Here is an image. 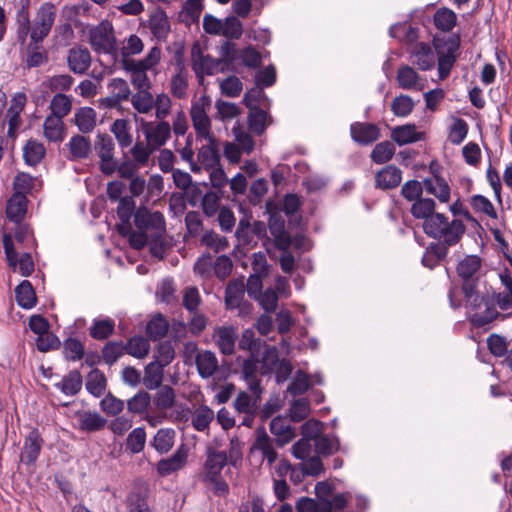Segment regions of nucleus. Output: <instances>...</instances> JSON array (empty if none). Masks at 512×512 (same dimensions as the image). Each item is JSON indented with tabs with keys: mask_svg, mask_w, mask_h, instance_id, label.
I'll return each mask as SVG.
<instances>
[{
	"mask_svg": "<svg viewBox=\"0 0 512 512\" xmlns=\"http://www.w3.org/2000/svg\"><path fill=\"white\" fill-rule=\"evenodd\" d=\"M216 143H209L203 145L197 154V165L198 167H204L205 169L214 168L218 166L219 155L215 149Z\"/></svg>",
	"mask_w": 512,
	"mask_h": 512,
	"instance_id": "nucleus-38",
	"label": "nucleus"
},
{
	"mask_svg": "<svg viewBox=\"0 0 512 512\" xmlns=\"http://www.w3.org/2000/svg\"><path fill=\"white\" fill-rule=\"evenodd\" d=\"M175 430L172 428H162L157 431L155 434L151 445L154 449L160 453L164 454L171 450L175 441Z\"/></svg>",
	"mask_w": 512,
	"mask_h": 512,
	"instance_id": "nucleus-35",
	"label": "nucleus"
},
{
	"mask_svg": "<svg viewBox=\"0 0 512 512\" xmlns=\"http://www.w3.org/2000/svg\"><path fill=\"white\" fill-rule=\"evenodd\" d=\"M214 411L206 405H201L192 414V425L197 431H204L214 419Z\"/></svg>",
	"mask_w": 512,
	"mask_h": 512,
	"instance_id": "nucleus-46",
	"label": "nucleus"
},
{
	"mask_svg": "<svg viewBox=\"0 0 512 512\" xmlns=\"http://www.w3.org/2000/svg\"><path fill=\"white\" fill-rule=\"evenodd\" d=\"M259 360L255 353H251L250 357L245 359L242 364V373L248 384L249 389L258 397L261 393L260 381L257 379Z\"/></svg>",
	"mask_w": 512,
	"mask_h": 512,
	"instance_id": "nucleus-24",
	"label": "nucleus"
},
{
	"mask_svg": "<svg viewBox=\"0 0 512 512\" xmlns=\"http://www.w3.org/2000/svg\"><path fill=\"white\" fill-rule=\"evenodd\" d=\"M350 499L346 493L336 494L331 500H320V512L340 511L344 509Z\"/></svg>",
	"mask_w": 512,
	"mask_h": 512,
	"instance_id": "nucleus-61",
	"label": "nucleus"
},
{
	"mask_svg": "<svg viewBox=\"0 0 512 512\" xmlns=\"http://www.w3.org/2000/svg\"><path fill=\"white\" fill-rule=\"evenodd\" d=\"M436 203L431 198H419L411 206V214L417 219H423L427 222L432 218L435 212Z\"/></svg>",
	"mask_w": 512,
	"mask_h": 512,
	"instance_id": "nucleus-40",
	"label": "nucleus"
},
{
	"mask_svg": "<svg viewBox=\"0 0 512 512\" xmlns=\"http://www.w3.org/2000/svg\"><path fill=\"white\" fill-rule=\"evenodd\" d=\"M402 180L401 170L394 165H387L375 175L376 187L382 190L397 187Z\"/></svg>",
	"mask_w": 512,
	"mask_h": 512,
	"instance_id": "nucleus-19",
	"label": "nucleus"
},
{
	"mask_svg": "<svg viewBox=\"0 0 512 512\" xmlns=\"http://www.w3.org/2000/svg\"><path fill=\"white\" fill-rule=\"evenodd\" d=\"M49 108L51 115L64 118L72 109L71 97L63 93H57L51 99Z\"/></svg>",
	"mask_w": 512,
	"mask_h": 512,
	"instance_id": "nucleus-45",
	"label": "nucleus"
},
{
	"mask_svg": "<svg viewBox=\"0 0 512 512\" xmlns=\"http://www.w3.org/2000/svg\"><path fill=\"white\" fill-rule=\"evenodd\" d=\"M430 170L432 176L423 179L425 192L433 195L440 203H448L451 199V187L449 183L432 165L430 166Z\"/></svg>",
	"mask_w": 512,
	"mask_h": 512,
	"instance_id": "nucleus-14",
	"label": "nucleus"
},
{
	"mask_svg": "<svg viewBox=\"0 0 512 512\" xmlns=\"http://www.w3.org/2000/svg\"><path fill=\"white\" fill-rule=\"evenodd\" d=\"M134 223L138 230L146 232L151 238L161 237L166 231L164 215L146 207H140L135 211Z\"/></svg>",
	"mask_w": 512,
	"mask_h": 512,
	"instance_id": "nucleus-7",
	"label": "nucleus"
},
{
	"mask_svg": "<svg viewBox=\"0 0 512 512\" xmlns=\"http://www.w3.org/2000/svg\"><path fill=\"white\" fill-rule=\"evenodd\" d=\"M89 43L97 53L112 54L116 52V39L113 26L108 21H102L89 31Z\"/></svg>",
	"mask_w": 512,
	"mask_h": 512,
	"instance_id": "nucleus-8",
	"label": "nucleus"
},
{
	"mask_svg": "<svg viewBox=\"0 0 512 512\" xmlns=\"http://www.w3.org/2000/svg\"><path fill=\"white\" fill-rule=\"evenodd\" d=\"M456 20V14L448 8H441L434 15V24L442 31H451L456 25Z\"/></svg>",
	"mask_w": 512,
	"mask_h": 512,
	"instance_id": "nucleus-55",
	"label": "nucleus"
},
{
	"mask_svg": "<svg viewBox=\"0 0 512 512\" xmlns=\"http://www.w3.org/2000/svg\"><path fill=\"white\" fill-rule=\"evenodd\" d=\"M163 367L154 361L148 363L144 369L143 384L149 390L157 389L164 376Z\"/></svg>",
	"mask_w": 512,
	"mask_h": 512,
	"instance_id": "nucleus-36",
	"label": "nucleus"
},
{
	"mask_svg": "<svg viewBox=\"0 0 512 512\" xmlns=\"http://www.w3.org/2000/svg\"><path fill=\"white\" fill-rule=\"evenodd\" d=\"M67 64L74 74H85L91 65L89 50L81 46L71 48L67 54Z\"/></svg>",
	"mask_w": 512,
	"mask_h": 512,
	"instance_id": "nucleus-17",
	"label": "nucleus"
},
{
	"mask_svg": "<svg viewBox=\"0 0 512 512\" xmlns=\"http://www.w3.org/2000/svg\"><path fill=\"white\" fill-rule=\"evenodd\" d=\"M192 68L202 82L204 75H213L219 69L220 61L210 57L202 51L199 44H194L191 49Z\"/></svg>",
	"mask_w": 512,
	"mask_h": 512,
	"instance_id": "nucleus-13",
	"label": "nucleus"
},
{
	"mask_svg": "<svg viewBox=\"0 0 512 512\" xmlns=\"http://www.w3.org/2000/svg\"><path fill=\"white\" fill-rule=\"evenodd\" d=\"M106 420L97 412H85L79 417V427L83 431L94 432L102 429Z\"/></svg>",
	"mask_w": 512,
	"mask_h": 512,
	"instance_id": "nucleus-49",
	"label": "nucleus"
},
{
	"mask_svg": "<svg viewBox=\"0 0 512 512\" xmlns=\"http://www.w3.org/2000/svg\"><path fill=\"white\" fill-rule=\"evenodd\" d=\"M150 402V395L147 392L141 391L127 401V408L134 414H142L147 411Z\"/></svg>",
	"mask_w": 512,
	"mask_h": 512,
	"instance_id": "nucleus-62",
	"label": "nucleus"
},
{
	"mask_svg": "<svg viewBox=\"0 0 512 512\" xmlns=\"http://www.w3.org/2000/svg\"><path fill=\"white\" fill-rule=\"evenodd\" d=\"M57 9L54 4L45 2L38 8L30 26V38L34 43L46 38L55 22Z\"/></svg>",
	"mask_w": 512,
	"mask_h": 512,
	"instance_id": "nucleus-6",
	"label": "nucleus"
},
{
	"mask_svg": "<svg viewBox=\"0 0 512 512\" xmlns=\"http://www.w3.org/2000/svg\"><path fill=\"white\" fill-rule=\"evenodd\" d=\"M212 100L207 94L193 99L190 107V118L197 139L215 143L216 137L212 132V121L208 113L211 110Z\"/></svg>",
	"mask_w": 512,
	"mask_h": 512,
	"instance_id": "nucleus-5",
	"label": "nucleus"
},
{
	"mask_svg": "<svg viewBox=\"0 0 512 512\" xmlns=\"http://www.w3.org/2000/svg\"><path fill=\"white\" fill-rule=\"evenodd\" d=\"M269 230L271 235L275 239L276 246L279 249L285 250L289 248V246L291 245V238L290 235L285 230V224L283 220L271 218L269 222Z\"/></svg>",
	"mask_w": 512,
	"mask_h": 512,
	"instance_id": "nucleus-37",
	"label": "nucleus"
},
{
	"mask_svg": "<svg viewBox=\"0 0 512 512\" xmlns=\"http://www.w3.org/2000/svg\"><path fill=\"white\" fill-rule=\"evenodd\" d=\"M141 130L145 141L155 151L164 146L171 138V125L168 121H143Z\"/></svg>",
	"mask_w": 512,
	"mask_h": 512,
	"instance_id": "nucleus-10",
	"label": "nucleus"
},
{
	"mask_svg": "<svg viewBox=\"0 0 512 512\" xmlns=\"http://www.w3.org/2000/svg\"><path fill=\"white\" fill-rule=\"evenodd\" d=\"M4 252L8 265L14 272L18 271L22 276H29L34 271V262L29 253H23L18 257L15 250L13 237L11 234L4 232L2 236Z\"/></svg>",
	"mask_w": 512,
	"mask_h": 512,
	"instance_id": "nucleus-9",
	"label": "nucleus"
},
{
	"mask_svg": "<svg viewBox=\"0 0 512 512\" xmlns=\"http://www.w3.org/2000/svg\"><path fill=\"white\" fill-rule=\"evenodd\" d=\"M188 458V448L180 445L174 454L168 458L161 459L157 464V472L162 476H167L182 469Z\"/></svg>",
	"mask_w": 512,
	"mask_h": 512,
	"instance_id": "nucleus-16",
	"label": "nucleus"
},
{
	"mask_svg": "<svg viewBox=\"0 0 512 512\" xmlns=\"http://www.w3.org/2000/svg\"><path fill=\"white\" fill-rule=\"evenodd\" d=\"M422 134L416 130V126L412 124H406L393 128L391 132V138L399 146L414 143L421 140Z\"/></svg>",
	"mask_w": 512,
	"mask_h": 512,
	"instance_id": "nucleus-28",
	"label": "nucleus"
},
{
	"mask_svg": "<svg viewBox=\"0 0 512 512\" xmlns=\"http://www.w3.org/2000/svg\"><path fill=\"white\" fill-rule=\"evenodd\" d=\"M43 131L48 141L61 142L65 135L63 118L48 115L43 123Z\"/></svg>",
	"mask_w": 512,
	"mask_h": 512,
	"instance_id": "nucleus-26",
	"label": "nucleus"
},
{
	"mask_svg": "<svg viewBox=\"0 0 512 512\" xmlns=\"http://www.w3.org/2000/svg\"><path fill=\"white\" fill-rule=\"evenodd\" d=\"M155 150L148 143L137 141L130 149L132 160L140 167H146L149 164L151 155Z\"/></svg>",
	"mask_w": 512,
	"mask_h": 512,
	"instance_id": "nucleus-47",
	"label": "nucleus"
},
{
	"mask_svg": "<svg viewBox=\"0 0 512 512\" xmlns=\"http://www.w3.org/2000/svg\"><path fill=\"white\" fill-rule=\"evenodd\" d=\"M111 132L115 136L121 148H127L132 144V135L130 125L125 119H117L111 126Z\"/></svg>",
	"mask_w": 512,
	"mask_h": 512,
	"instance_id": "nucleus-44",
	"label": "nucleus"
},
{
	"mask_svg": "<svg viewBox=\"0 0 512 512\" xmlns=\"http://www.w3.org/2000/svg\"><path fill=\"white\" fill-rule=\"evenodd\" d=\"M42 440L37 430H33L26 437L21 460L26 464H33L37 460L41 451Z\"/></svg>",
	"mask_w": 512,
	"mask_h": 512,
	"instance_id": "nucleus-25",
	"label": "nucleus"
},
{
	"mask_svg": "<svg viewBox=\"0 0 512 512\" xmlns=\"http://www.w3.org/2000/svg\"><path fill=\"white\" fill-rule=\"evenodd\" d=\"M423 230L429 237L437 239L445 245L453 246L461 240L466 227L460 219L449 221L446 215L436 213L423 223Z\"/></svg>",
	"mask_w": 512,
	"mask_h": 512,
	"instance_id": "nucleus-4",
	"label": "nucleus"
},
{
	"mask_svg": "<svg viewBox=\"0 0 512 512\" xmlns=\"http://www.w3.org/2000/svg\"><path fill=\"white\" fill-rule=\"evenodd\" d=\"M16 300L19 306L24 309H31L36 304V296L31 283L28 280L22 281L15 289Z\"/></svg>",
	"mask_w": 512,
	"mask_h": 512,
	"instance_id": "nucleus-39",
	"label": "nucleus"
},
{
	"mask_svg": "<svg viewBox=\"0 0 512 512\" xmlns=\"http://www.w3.org/2000/svg\"><path fill=\"white\" fill-rule=\"evenodd\" d=\"M67 147L73 160L87 158L91 152L90 140L82 135L73 136L67 143Z\"/></svg>",
	"mask_w": 512,
	"mask_h": 512,
	"instance_id": "nucleus-33",
	"label": "nucleus"
},
{
	"mask_svg": "<svg viewBox=\"0 0 512 512\" xmlns=\"http://www.w3.org/2000/svg\"><path fill=\"white\" fill-rule=\"evenodd\" d=\"M74 79L69 74H59L48 77L44 82L43 86L51 92L67 91L71 88Z\"/></svg>",
	"mask_w": 512,
	"mask_h": 512,
	"instance_id": "nucleus-53",
	"label": "nucleus"
},
{
	"mask_svg": "<svg viewBox=\"0 0 512 512\" xmlns=\"http://www.w3.org/2000/svg\"><path fill=\"white\" fill-rule=\"evenodd\" d=\"M146 331H147V334L152 339H154V340L160 339L163 336H165L168 331V322L161 315L155 316L147 324Z\"/></svg>",
	"mask_w": 512,
	"mask_h": 512,
	"instance_id": "nucleus-64",
	"label": "nucleus"
},
{
	"mask_svg": "<svg viewBox=\"0 0 512 512\" xmlns=\"http://www.w3.org/2000/svg\"><path fill=\"white\" fill-rule=\"evenodd\" d=\"M114 142L107 134H98L94 149L100 159V170L105 175H112L116 172L117 161L114 158Z\"/></svg>",
	"mask_w": 512,
	"mask_h": 512,
	"instance_id": "nucleus-11",
	"label": "nucleus"
},
{
	"mask_svg": "<svg viewBox=\"0 0 512 512\" xmlns=\"http://www.w3.org/2000/svg\"><path fill=\"white\" fill-rule=\"evenodd\" d=\"M96 111L91 107H82L74 115L75 125L82 133H90L96 126Z\"/></svg>",
	"mask_w": 512,
	"mask_h": 512,
	"instance_id": "nucleus-30",
	"label": "nucleus"
},
{
	"mask_svg": "<svg viewBox=\"0 0 512 512\" xmlns=\"http://www.w3.org/2000/svg\"><path fill=\"white\" fill-rule=\"evenodd\" d=\"M27 211V197L23 193H13L9 198L6 206L7 218L14 222L20 223Z\"/></svg>",
	"mask_w": 512,
	"mask_h": 512,
	"instance_id": "nucleus-23",
	"label": "nucleus"
},
{
	"mask_svg": "<svg viewBox=\"0 0 512 512\" xmlns=\"http://www.w3.org/2000/svg\"><path fill=\"white\" fill-rule=\"evenodd\" d=\"M135 89L138 91L131 96V105L132 107L140 114H149L155 105L154 97L149 92L151 88V80L148 77V85L144 87H139L137 85H133Z\"/></svg>",
	"mask_w": 512,
	"mask_h": 512,
	"instance_id": "nucleus-18",
	"label": "nucleus"
},
{
	"mask_svg": "<svg viewBox=\"0 0 512 512\" xmlns=\"http://www.w3.org/2000/svg\"><path fill=\"white\" fill-rule=\"evenodd\" d=\"M146 443V432L142 427L134 428L127 436L126 449L132 454L140 453Z\"/></svg>",
	"mask_w": 512,
	"mask_h": 512,
	"instance_id": "nucleus-54",
	"label": "nucleus"
},
{
	"mask_svg": "<svg viewBox=\"0 0 512 512\" xmlns=\"http://www.w3.org/2000/svg\"><path fill=\"white\" fill-rule=\"evenodd\" d=\"M115 328V322L112 319H95L90 327V335L97 340L107 339L112 335Z\"/></svg>",
	"mask_w": 512,
	"mask_h": 512,
	"instance_id": "nucleus-51",
	"label": "nucleus"
},
{
	"mask_svg": "<svg viewBox=\"0 0 512 512\" xmlns=\"http://www.w3.org/2000/svg\"><path fill=\"white\" fill-rule=\"evenodd\" d=\"M414 106L415 103L410 96L401 94L392 101L391 110L397 117H406L413 111Z\"/></svg>",
	"mask_w": 512,
	"mask_h": 512,
	"instance_id": "nucleus-56",
	"label": "nucleus"
},
{
	"mask_svg": "<svg viewBox=\"0 0 512 512\" xmlns=\"http://www.w3.org/2000/svg\"><path fill=\"white\" fill-rule=\"evenodd\" d=\"M229 457L225 451L208 446L205 451V461L200 472L201 480L208 485H213L216 494L224 495L229 491L227 482L222 478V471L228 463L235 465L241 457L239 441L231 439Z\"/></svg>",
	"mask_w": 512,
	"mask_h": 512,
	"instance_id": "nucleus-3",
	"label": "nucleus"
},
{
	"mask_svg": "<svg viewBox=\"0 0 512 512\" xmlns=\"http://www.w3.org/2000/svg\"><path fill=\"white\" fill-rule=\"evenodd\" d=\"M268 115L261 109H251L248 118L249 128L252 132L260 135L267 127Z\"/></svg>",
	"mask_w": 512,
	"mask_h": 512,
	"instance_id": "nucleus-63",
	"label": "nucleus"
},
{
	"mask_svg": "<svg viewBox=\"0 0 512 512\" xmlns=\"http://www.w3.org/2000/svg\"><path fill=\"white\" fill-rule=\"evenodd\" d=\"M63 394L73 396L77 394L82 387V376L77 370L70 371L62 380L55 384Z\"/></svg>",
	"mask_w": 512,
	"mask_h": 512,
	"instance_id": "nucleus-34",
	"label": "nucleus"
},
{
	"mask_svg": "<svg viewBox=\"0 0 512 512\" xmlns=\"http://www.w3.org/2000/svg\"><path fill=\"white\" fill-rule=\"evenodd\" d=\"M151 33L158 40H165L170 32V22L166 13L162 10L156 11L150 18Z\"/></svg>",
	"mask_w": 512,
	"mask_h": 512,
	"instance_id": "nucleus-32",
	"label": "nucleus"
},
{
	"mask_svg": "<svg viewBox=\"0 0 512 512\" xmlns=\"http://www.w3.org/2000/svg\"><path fill=\"white\" fill-rule=\"evenodd\" d=\"M153 404L159 411H166L175 404V392L170 386H163L153 397Z\"/></svg>",
	"mask_w": 512,
	"mask_h": 512,
	"instance_id": "nucleus-50",
	"label": "nucleus"
},
{
	"mask_svg": "<svg viewBox=\"0 0 512 512\" xmlns=\"http://www.w3.org/2000/svg\"><path fill=\"white\" fill-rule=\"evenodd\" d=\"M155 101V118L156 120L166 121L165 119L171 113L172 100L166 93L157 94L154 98Z\"/></svg>",
	"mask_w": 512,
	"mask_h": 512,
	"instance_id": "nucleus-60",
	"label": "nucleus"
},
{
	"mask_svg": "<svg viewBox=\"0 0 512 512\" xmlns=\"http://www.w3.org/2000/svg\"><path fill=\"white\" fill-rule=\"evenodd\" d=\"M135 210V201L130 196H124L119 199L117 207V215L121 219L122 224L118 226L120 234H125V229H129L130 219Z\"/></svg>",
	"mask_w": 512,
	"mask_h": 512,
	"instance_id": "nucleus-31",
	"label": "nucleus"
},
{
	"mask_svg": "<svg viewBox=\"0 0 512 512\" xmlns=\"http://www.w3.org/2000/svg\"><path fill=\"white\" fill-rule=\"evenodd\" d=\"M214 337L221 352L230 355L234 352L237 332L233 327H220L215 331Z\"/></svg>",
	"mask_w": 512,
	"mask_h": 512,
	"instance_id": "nucleus-27",
	"label": "nucleus"
},
{
	"mask_svg": "<svg viewBox=\"0 0 512 512\" xmlns=\"http://www.w3.org/2000/svg\"><path fill=\"white\" fill-rule=\"evenodd\" d=\"M250 457L258 458L260 464L266 460L269 467L276 462L278 453L274 448L273 440L264 430L257 431L256 439L250 448Z\"/></svg>",
	"mask_w": 512,
	"mask_h": 512,
	"instance_id": "nucleus-12",
	"label": "nucleus"
},
{
	"mask_svg": "<svg viewBox=\"0 0 512 512\" xmlns=\"http://www.w3.org/2000/svg\"><path fill=\"white\" fill-rule=\"evenodd\" d=\"M411 62L420 70H430L435 65V55L429 44L415 43L409 49Z\"/></svg>",
	"mask_w": 512,
	"mask_h": 512,
	"instance_id": "nucleus-15",
	"label": "nucleus"
},
{
	"mask_svg": "<svg viewBox=\"0 0 512 512\" xmlns=\"http://www.w3.org/2000/svg\"><path fill=\"white\" fill-rule=\"evenodd\" d=\"M143 50L142 39L136 34H131L123 39L119 51L123 69L129 74L132 85L139 87L148 85V71L156 74V68L162 59V50L158 46L151 47L142 59H134Z\"/></svg>",
	"mask_w": 512,
	"mask_h": 512,
	"instance_id": "nucleus-2",
	"label": "nucleus"
},
{
	"mask_svg": "<svg viewBox=\"0 0 512 512\" xmlns=\"http://www.w3.org/2000/svg\"><path fill=\"white\" fill-rule=\"evenodd\" d=\"M350 130L353 140L363 145L376 141L380 136L379 128L375 124L354 123Z\"/></svg>",
	"mask_w": 512,
	"mask_h": 512,
	"instance_id": "nucleus-22",
	"label": "nucleus"
},
{
	"mask_svg": "<svg viewBox=\"0 0 512 512\" xmlns=\"http://www.w3.org/2000/svg\"><path fill=\"white\" fill-rule=\"evenodd\" d=\"M45 148L42 143L36 140H29L24 147V159L30 166H35L43 159Z\"/></svg>",
	"mask_w": 512,
	"mask_h": 512,
	"instance_id": "nucleus-52",
	"label": "nucleus"
},
{
	"mask_svg": "<svg viewBox=\"0 0 512 512\" xmlns=\"http://www.w3.org/2000/svg\"><path fill=\"white\" fill-rule=\"evenodd\" d=\"M175 358V350L170 342L160 343L154 352V362L163 368L169 365Z\"/></svg>",
	"mask_w": 512,
	"mask_h": 512,
	"instance_id": "nucleus-59",
	"label": "nucleus"
},
{
	"mask_svg": "<svg viewBox=\"0 0 512 512\" xmlns=\"http://www.w3.org/2000/svg\"><path fill=\"white\" fill-rule=\"evenodd\" d=\"M396 80L400 88L420 91L424 85L418 73L409 65H402L397 70Z\"/></svg>",
	"mask_w": 512,
	"mask_h": 512,
	"instance_id": "nucleus-20",
	"label": "nucleus"
},
{
	"mask_svg": "<svg viewBox=\"0 0 512 512\" xmlns=\"http://www.w3.org/2000/svg\"><path fill=\"white\" fill-rule=\"evenodd\" d=\"M395 154V147L389 141L377 144L371 153V159L377 164H383L391 160Z\"/></svg>",
	"mask_w": 512,
	"mask_h": 512,
	"instance_id": "nucleus-57",
	"label": "nucleus"
},
{
	"mask_svg": "<svg viewBox=\"0 0 512 512\" xmlns=\"http://www.w3.org/2000/svg\"><path fill=\"white\" fill-rule=\"evenodd\" d=\"M105 388L106 378L104 374L98 369L90 371L86 380V389L88 392L96 397H100L104 393Z\"/></svg>",
	"mask_w": 512,
	"mask_h": 512,
	"instance_id": "nucleus-48",
	"label": "nucleus"
},
{
	"mask_svg": "<svg viewBox=\"0 0 512 512\" xmlns=\"http://www.w3.org/2000/svg\"><path fill=\"white\" fill-rule=\"evenodd\" d=\"M124 347L127 354L137 359H144L150 351V343L143 336L130 338Z\"/></svg>",
	"mask_w": 512,
	"mask_h": 512,
	"instance_id": "nucleus-43",
	"label": "nucleus"
},
{
	"mask_svg": "<svg viewBox=\"0 0 512 512\" xmlns=\"http://www.w3.org/2000/svg\"><path fill=\"white\" fill-rule=\"evenodd\" d=\"M245 285L243 280L231 281L225 291V302L228 308L239 307L244 298Z\"/></svg>",
	"mask_w": 512,
	"mask_h": 512,
	"instance_id": "nucleus-42",
	"label": "nucleus"
},
{
	"mask_svg": "<svg viewBox=\"0 0 512 512\" xmlns=\"http://www.w3.org/2000/svg\"><path fill=\"white\" fill-rule=\"evenodd\" d=\"M270 431L276 437L279 447H283L296 436L294 429L290 426L289 421L284 417H275L270 423Z\"/></svg>",
	"mask_w": 512,
	"mask_h": 512,
	"instance_id": "nucleus-21",
	"label": "nucleus"
},
{
	"mask_svg": "<svg viewBox=\"0 0 512 512\" xmlns=\"http://www.w3.org/2000/svg\"><path fill=\"white\" fill-rule=\"evenodd\" d=\"M125 347L122 342L110 341L102 349V358L108 365H113L124 354Z\"/></svg>",
	"mask_w": 512,
	"mask_h": 512,
	"instance_id": "nucleus-58",
	"label": "nucleus"
},
{
	"mask_svg": "<svg viewBox=\"0 0 512 512\" xmlns=\"http://www.w3.org/2000/svg\"><path fill=\"white\" fill-rule=\"evenodd\" d=\"M482 267V259L477 255H467L456 267L457 275L463 281L462 291L471 322L478 327L484 326L499 316L496 308L481 296L477 290L478 272Z\"/></svg>",
	"mask_w": 512,
	"mask_h": 512,
	"instance_id": "nucleus-1",
	"label": "nucleus"
},
{
	"mask_svg": "<svg viewBox=\"0 0 512 512\" xmlns=\"http://www.w3.org/2000/svg\"><path fill=\"white\" fill-rule=\"evenodd\" d=\"M20 6L16 13L18 36L24 41L30 31L31 21L29 15L30 0H20Z\"/></svg>",
	"mask_w": 512,
	"mask_h": 512,
	"instance_id": "nucleus-41",
	"label": "nucleus"
},
{
	"mask_svg": "<svg viewBox=\"0 0 512 512\" xmlns=\"http://www.w3.org/2000/svg\"><path fill=\"white\" fill-rule=\"evenodd\" d=\"M196 365L202 378L211 377L218 368L216 355L211 351H202L197 354Z\"/></svg>",
	"mask_w": 512,
	"mask_h": 512,
	"instance_id": "nucleus-29",
	"label": "nucleus"
}]
</instances>
